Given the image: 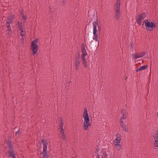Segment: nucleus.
I'll return each instance as SVG.
<instances>
[{
	"label": "nucleus",
	"instance_id": "nucleus-1",
	"mask_svg": "<svg viewBox=\"0 0 158 158\" xmlns=\"http://www.w3.org/2000/svg\"><path fill=\"white\" fill-rule=\"evenodd\" d=\"M83 117L84 119L83 123V129L85 130H86L88 127L91 126V124L90 122V119L87 110L86 108L84 109Z\"/></svg>",
	"mask_w": 158,
	"mask_h": 158
},
{
	"label": "nucleus",
	"instance_id": "nucleus-2",
	"mask_svg": "<svg viewBox=\"0 0 158 158\" xmlns=\"http://www.w3.org/2000/svg\"><path fill=\"white\" fill-rule=\"evenodd\" d=\"M93 40H95L96 41H98V44H99V42L98 40V37L99 35V33L98 32L97 29V27L98 26V28L99 29V27L97 23L95 21L93 22Z\"/></svg>",
	"mask_w": 158,
	"mask_h": 158
},
{
	"label": "nucleus",
	"instance_id": "nucleus-3",
	"mask_svg": "<svg viewBox=\"0 0 158 158\" xmlns=\"http://www.w3.org/2000/svg\"><path fill=\"white\" fill-rule=\"evenodd\" d=\"M144 24H145V26L146 27V29L149 31H151L153 30L156 27V25L155 23L150 20L148 19H145L144 21Z\"/></svg>",
	"mask_w": 158,
	"mask_h": 158
},
{
	"label": "nucleus",
	"instance_id": "nucleus-4",
	"mask_svg": "<svg viewBox=\"0 0 158 158\" xmlns=\"http://www.w3.org/2000/svg\"><path fill=\"white\" fill-rule=\"evenodd\" d=\"M116 138L114 141V144L116 149L118 151H120L121 148V146L120 144L121 136L119 134H117L116 135Z\"/></svg>",
	"mask_w": 158,
	"mask_h": 158
},
{
	"label": "nucleus",
	"instance_id": "nucleus-5",
	"mask_svg": "<svg viewBox=\"0 0 158 158\" xmlns=\"http://www.w3.org/2000/svg\"><path fill=\"white\" fill-rule=\"evenodd\" d=\"M120 0H117L116 3L114 6L115 11V18L116 20H118L120 13Z\"/></svg>",
	"mask_w": 158,
	"mask_h": 158
},
{
	"label": "nucleus",
	"instance_id": "nucleus-6",
	"mask_svg": "<svg viewBox=\"0 0 158 158\" xmlns=\"http://www.w3.org/2000/svg\"><path fill=\"white\" fill-rule=\"evenodd\" d=\"M42 143L43 145V151L42 158H48V155L47 154V149L48 143L44 139H43L41 140Z\"/></svg>",
	"mask_w": 158,
	"mask_h": 158
},
{
	"label": "nucleus",
	"instance_id": "nucleus-7",
	"mask_svg": "<svg viewBox=\"0 0 158 158\" xmlns=\"http://www.w3.org/2000/svg\"><path fill=\"white\" fill-rule=\"evenodd\" d=\"M38 40L37 39H36L31 42V48L32 50L33 54H36L38 52V46L37 44Z\"/></svg>",
	"mask_w": 158,
	"mask_h": 158
},
{
	"label": "nucleus",
	"instance_id": "nucleus-8",
	"mask_svg": "<svg viewBox=\"0 0 158 158\" xmlns=\"http://www.w3.org/2000/svg\"><path fill=\"white\" fill-rule=\"evenodd\" d=\"M120 113L121 114H122V116L120 119V125L123 127V124H124V120L127 116V113L125 110H121Z\"/></svg>",
	"mask_w": 158,
	"mask_h": 158
},
{
	"label": "nucleus",
	"instance_id": "nucleus-9",
	"mask_svg": "<svg viewBox=\"0 0 158 158\" xmlns=\"http://www.w3.org/2000/svg\"><path fill=\"white\" fill-rule=\"evenodd\" d=\"M146 16V14L145 13L137 15L136 19L137 23L139 25H141V21L145 18Z\"/></svg>",
	"mask_w": 158,
	"mask_h": 158
},
{
	"label": "nucleus",
	"instance_id": "nucleus-10",
	"mask_svg": "<svg viewBox=\"0 0 158 158\" xmlns=\"http://www.w3.org/2000/svg\"><path fill=\"white\" fill-rule=\"evenodd\" d=\"M13 21V18L12 16H10L6 20V25L7 27V29L8 31H11V28L10 27V24Z\"/></svg>",
	"mask_w": 158,
	"mask_h": 158
},
{
	"label": "nucleus",
	"instance_id": "nucleus-11",
	"mask_svg": "<svg viewBox=\"0 0 158 158\" xmlns=\"http://www.w3.org/2000/svg\"><path fill=\"white\" fill-rule=\"evenodd\" d=\"M97 158H108L106 152H102L100 155H96Z\"/></svg>",
	"mask_w": 158,
	"mask_h": 158
},
{
	"label": "nucleus",
	"instance_id": "nucleus-12",
	"mask_svg": "<svg viewBox=\"0 0 158 158\" xmlns=\"http://www.w3.org/2000/svg\"><path fill=\"white\" fill-rule=\"evenodd\" d=\"M24 32V30H22L20 28V36H22V38L20 39V42L23 43L24 41V39L25 38V35L24 34H23L22 33Z\"/></svg>",
	"mask_w": 158,
	"mask_h": 158
},
{
	"label": "nucleus",
	"instance_id": "nucleus-13",
	"mask_svg": "<svg viewBox=\"0 0 158 158\" xmlns=\"http://www.w3.org/2000/svg\"><path fill=\"white\" fill-rule=\"evenodd\" d=\"M75 69L76 70H78L80 64V62L78 58L76 59L75 63Z\"/></svg>",
	"mask_w": 158,
	"mask_h": 158
},
{
	"label": "nucleus",
	"instance_id": "nucleus-14",
	"mask_svg": "<svg viewBox=\"0 0 158 158\" xmlns=\"http://www.w3.org/2000/svg\"><path fill=\"white\" fill-rule=\"evenodd\" d=\"M8 152L10 156L12 158H16L15 153L13 149L9 150L8 151Z\"/></svg>",
	"mask_w": 158,
	"mask_h": 158
},
{
	"label": "nucleus",
	"instance_id": "nucleus-15",
	"mask_svg": "<svg viewBox=\"0 0 158 158\" xmlns=\"http://www.w3.org/2000/svg\"><path fill=\"white\" fill-rule=\"evenodd\" d=\"M81 51L82 52V54L81 55V57H85V56L87 55V53L86 50L84 47L82 46L81 48Z\"/></svg>",
	"mask_w": 158,
	"mask_h": 158
},
{
	"label": "nucleus",
	"instance_id": "nucleus-16",
	"mask_svg": "<svg viewBox=\"0 0 158 158\" xmlns=\"http://www.w3.org/2000/svg\"><path fill=\"white\" fill-rule=\"evenodd\" d=\"M81 59L82 64H83L84 67L85 68H87V62H86V61L85 59V57H81Z\"/></svg>",
	"mask_w": 158,
	"mask_h": 158
},
{
	"label": "nucleus",
	"instance_id": "nucleus-17",
	"mask_svg": "<svg viewBox=\"0 0 158 158\" xmlns=\"http://www.w3.org/2000/svg\"><path fill=\"white\" fill-rule=\"evenodd\" d=\"M60 135H61V137L62 138L63 140H65L66 139V136L65 134L64 130L60 131Z\"/></svg>",
	"mask_w": 158,
	"mask_h": 158
},
{
	"label": "nucleus",
	"instance_id": "nucleus-18",
	"mask_svg": "<svg viewBox=\"0 0 158 158\" xmlns=\"http://www.w3.org/2000/svg\"><path fill=\"white\" fill-rule=\"evenodd\" d=\"M148 66L147 65L142 66L140 67L139 68L136 69L135 70V71H136V72H138L140 71H142L143 70H144L147 68Z\"/></svg>",
	"mask_w": 158,
	"mask_h": 158
},
{
	"label": "nucleus",
	"instance_id": "nucleus-19",
	"mask_svg": "<svg viewBox=\"0 0 158 158\" xmlns=\"http://www.w3.org/2000/svg\"><path fill=\"white\" fill-rule=\"evenodd\" d=\"M121 127L123 128V130L125 132H129V130L127 127L126 126L125 124H123V126L120 125Z\"/></svg>",
	"mask_w": 158,
	"mask_h": 158
},
{
	"label": "nucleus",
	"instance_id": "nucleus-20",
	"mask_svg": "<svg viewBox=\"0 0 158 158\" xmlns=\"http://www.w3.org/2000/svg\"><path fill=\"white\" fill-rule=\"evenodd\" d=\"M60 122V125L59 126V128L60 129V131L64 130L63 129V123L62 121V119L61 118H59Z\"/></svg>",
	"mask_w": 158,
	"mask_h": 158
},
{
	"label": "nucleus",
	"instance_id": "nucleus-21",
	"mask_svg": "<svg viewBox=\"0 0 158 158\" xmlns=\"http://www.w3.org/2000/svg\"><path fill=\"white\" fill-rule=\"evenodd\" d=\"M20 15L22 16V18L23 19L22 20L23 23H24L27 19V17L26 15H24L23 13L21 12V11H20Z\"/></svg>",
	"mask_w": 158,
	"mask_h": 158
},
{
	"label": "nucleus",
	"instance_id": "nucleus-22",
	"mask_svg": "<svg viewBox=\"0 0 158 158\" xmlns=\"http://www.w3.org/2000/svg\"><path fill=\"white\" fill-rule=\"evenodd\" d=\"M140 58L139 56V55L138 53H137L134 54L133 55L132 59L134 60L136 59H137Z\"/></svg>",
	"mask_w": 158,
	"mask_h": 158
},
{
	"label": "nucleus",
	"instance_id": "nucleus-23",
	"mask_svg": "<svg viewBox=\"0 0 158 158\" xmlns=\"http://www.w3.org/2000/svg\"><path fill=\"white\" fill-rule=\"evenodd\" d=\"M20 128H19L18 131L15 132V137L17 138H19L20 137V132L19 131Z\"/></svg>",
	"mask_w": 158,
	"mask_h": 158
},
{
	"label": "nucleus",
	"instance_id": "nucleus-24",
	"mask_svg": "<svg viewBox=\"0 0 158 158\" xmlns=\"http://www.w3.org/2000/svg\"><path fill=\"white\" fill-rule=\"evenodd\" d=\"M154 139H158V130L157 131L153 136Z\"/></svg>",
	"mask_w": 158,
	"mask_h": 158
},
{
	"label": "nucleus",
	"instance_id": "nucleus-25",
	"mask_svg": "<svg viewBox=\"0 0 158 158\" xmlns=\"http://www.w3.org/2000/svg\"><path fill=\"white\" fill-rule=\"evenodd\" d=\"M138 53L139 55V56L140 57H141L145 55L146 54V52H142L140 53Z\"/></svg>",
	"mask_w": 158,
	"mask_h": 158
},
{
	"label": "nucleus",
	"instance_id": "nucleus-26",
	"mask_svg": "<svg viewBox=\"0 0 158 158\" xmlns=\"http://www.w3.org/2000/svg\"><path fill=\"white\" fill-rule=\"evenodd\" d=\"M155 141L154 145L155 147H158V139H154Z\"/></svg>",
	"mask_w": 158,
	"mask_h": 158
},
{
	"label": "nucleus",
	"instance_id": "nucleus-27",
	"mask_svg": "<svg viewBox=\"0 0 158 158\" xmlns=\"http://www.w3.org/2000/svg\"><path fill=\"white\" fill-rule=\"evenodd\" d=\"M66 0H60V3L62 4V5H63L64 3L66 2Z\"/></svg>",
	"mask_w": 158,
	"mask_h": 158
},
{
	"label": "nucleus",
	"instance_id": "nucleus-28",
	"mask_svg": "<svg viewBox=\"0 0 158 158\" xmlns=\"http://www.w3.org/2000/svg\"><path fill=\"white\" fill-rule=\"evenodd\" d=\"M70 82L69 81H68L67 82V84H66V87H69V84Z\"/></svg>",
	"mask_w": 158,
	"mask_h": 158
},
{
	"label": "nucleus",
	"instance_id": "nucleus-29",
	"mask_svg": "<svg viewBox=\"0 0 158 158\" xmlns=\"http://www.w3.org/2000/svg\"><path fill=\"white\" fill-rule=\"evenodd\" d=\"M134 47V45L132 43H131V44L130 45V48H132Z\"/></svg>",
	"mask_w": 158,
	"mask_h": 158
},
{
	"label": "nucleus",
	"instance_id": "nucleus-30",
	"mask_svg": "<svg viewBox=\"0 0 158 158\" xmlns=\"http://www.w3.org/2000/svg\"><path fill=\"white\" fill-rule=\"evenodd\" d=\"M9 148L10 149H10H12V146L11 144H10L8 145Z\"/></svg>",
	"mask_w": 158,
	"mask_h": 158
},
{
	"label": "nucleus",
	"instance_id": "nucleus-31",
	"mask_svg": "<svg viewBox=\"0 0 158 158\" xmlns=\"http://www.w3.org/2000/svg\"><path fill=\"white\" fill-rule=\"evenodd\" d=\"M20 27H21V25H20ZM20 28L22 29V30H23V28H21V27H20Z\"/></svg>",
	"mask_w": 158,
	"mask_h": 158
},
{
	"label": "nucleus",
	"instance_id": "nucleus-32",
	"mask_svg": "<svg viewBox=\"0 0 158 158\" xmlns=\"http://www.w3.org/2000/svg\"><path fill=\"white\" fill-rule=\"evenodd\" d=\"M20 27H21V25H20ZM20 28L22 29V30H23V28H21V27H20Z\"/></svg>",
	"mask_w": 158,
	"mask_h": 158
}]
</instances>
